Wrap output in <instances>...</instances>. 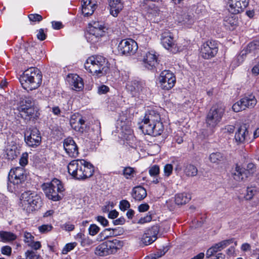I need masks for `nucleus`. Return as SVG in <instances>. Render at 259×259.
I'll list each match as a JSON object with an SVG mask.
<instances>
[{
    "mask_svg": "<svg viewBox=\"0 0 259 259\" xmlns=\"http://www.w3.org/2000/svg\"><path fill=\"white\" fill-rule=\"evenodd\" d=\"M237 24V20L234 17L228 16L226 17L224 20V25L230 30L235 29Z\"/></svg>",
    "mask_w": 259,
    "mask_h": 259,
    "instance_id": "33",
    "label": "nucleus"
},
{
    "mask_svg": "<svg viewBox=\"0 0 259 259\" xmlns=\"http://www.w3.org/2000/svg\"><path fill=\"white\" fill-rule=\"evenodd\" d=\"M4 156L6 158L9 160L15 159L19 153L17 147L15 144L8 145L5 150Z\"/></svg>",
    "mask_w": 259,
    "mask_h": 259,
    "instance_id": "28",
    "label": "nucleus"
},
{
    "mask_svg": "<svg viewBox=\"0 0 259 259\" xmlns=\"http://www.w3.org/2000/svg\"><path fill=\"white\" fill-rule=\"evenodd\" d=\"M37 37L40 40H44L46 38V35L44 32V30L42 29L39 30L38 33L37 34Z\"/></svg>",
    "mask_w": 259,
    "mask_h": 259,
    "instance_id": "62",
    "label": "nucleus"
},
{
    "mask_svg": "<svg viewBox=\"0 0 259 259\" xmlns=\"http://www.w3.org/2000/svg\"><path fill=\"white\" fill-rule=\"evenodd\" d=\"M100 230V228L95 224L91 225L89 228V234L91 235L94 236L97 234Z\"/></svg>",
    "mask_w": 259,
    "mask_h": 259,
    "instance_id": "46",
    "label": "nucleus"
},
{
    "mask_svg": "<svg viewBox=\"0 0 259 259\" xmlns=\"http://www.w3.org/2000/svg\"><path fill=\"white\" fill-rule=\"evenodd\" d=\"M96 220L98 222H99L103 226H107V225L108 224V220L104 217L98 216L96 218Z\"/></svg>",
    "mask_w": 259,
    "mask_h": 259,
    "instance_id": "56",
    "label": "nucleus"
},
{
    "mask_svg": "<svg viewBox=\"0 0 259 259\" xmlns=\"http://www.w3.org/2000/svg\"><path fill=\"white\" fill-rule=\"evenodd\" d=\"M243 106H245V109L246 108H252L257 103V100L253 96H248L241 99Z\"/></svg>",
    "mask_w": 259,
    "mask_h": 259,
    "instance_id": "32",
    "label": "nucleus"
},
{
    "mask_svg": "<svg viewBox=\"0 0 259 259\" xmlns=\"http://www.w3.org/2000/svg\"><path fill=\"white\" fill-rule=\"evenodd\" d=\"M190 199L189 195L186 193L178 194L175 196V202L178 205H183L188 202Z\"/></svg>",
    "mask_w": 259,
    "mask_h": 259,
    "instance_id": "34",
    "label": "nucleus"
},
{
    "mask_svg": "<svg viewBox=\"0 0 259 259\" xmlns=\"http://www.w3.org/2000/svg\"><path fill=\"white\" fill-rule=\"evenodd\" d=\"M110 14L114 17H116L122 10L123 5L121 0H108Z\"/></svg>",
    "mask_w": 259,
    "mask_h": 259,
    "instance_id": "27",
    "label": "nucleus"
},
{
    "mask_svg": "<svg viewBox=\"0 0 259 259\" xmlns=\"http://www.w3.org/2000/svg\"><path fill=\"white\" fill-rule=\"evenodd\" d=\"M177 20L179 23L187 27H191L194 23L193 16L186 12L179 14L177 15Z\"/></svg>",
    "mask_w": 259,
    "mask_h": 259,
    "instance_id": "25",
    "label": "nucleus"
},
{
    "mask_svg": "<svg viewBox=\"0 0 259 259\" xmlns=\"http://www.w3.org/2000/svg\"><path fill=\"white\" fill-rule=\"evenodd\" d=\"M41 204L40 197L34 192L27 191L20 196V206L27 212L37 210L41 207Z\"/></svg>",
    "mask_w": 259,
    "mask_h": 259,
    "instance_id": "5",
    "label": "nucleus"
},
{
    "mask_svg": "<svg viewBox=\"0 0 259 259\" xmlns=\"http://www.w3.org/2000/svg\"><path fill=\"white\" fill-rule=\"evenodd\" d=\"M130 207L129 202L126 200H122L120 202L119 208L121 210L124 211Z\"/></svg>",
    "mask_w": 259,
    "mask_h": 259,
    "instance_id": "49",
    "label": "nucleus"
},
{
    "mask_svg": "<svg viewBox=\"0 0 259 259\" xmlns=\"http://www.w3.org/2000/svg\"><path fill=\"white\" fill-rule=\"evenodd\" d=\"M160 169L159 166L154 165L149 168V173L151 176H157L159 175Z\"/></svg>",
    "mask_w": 259,
    "mask_h": 259,
    "instance_id": "45",
    "label": "nucleus"
},
{
    "mask_svg": "<svg viewBox=\"0 0 259 259\" xmlns=\"http://www.w3.org/2000/svg\"><path fill=\"white\" fill-rule=\"evenodd\" d=\"M218 48L214 41L209 40L204 42L201 47L200 55L204 59L213 57L218 53Z\"/></svg>",
    "mask_w": 259,
    "mask_h": 259,
    "instance_id": "14",
    "label": "nucleus"
},
{
    "mask_svg": "<svg viewBox=\"0 0 259 259\" xmlns=\"http://www.w3.org/2000/svg\"><path fill=\"white\" fill-rule=\"evenodd\" d=\"M64 148L68 155L73 158L78 155V149L75 142L71 138H67L63 142Z\"/></svg>",
    "mask_w": 259,
    "mask_h": 259,
    "instance_id": "20",
    "label": "nucleus"
},
{
    "mask_svg": "<svg viewBox=\"0 0 259 259\" xmlns=\"http://www.w3.org/2000/svg\"><path fill=\"white\" fill-rule=\"evenodd\" d=\"M41 187L46 197L54 201L61 199L59 193L64 190L61 181L57 179H54L50 182L44 183Z\"/></svg>",
    "mask_w": 259,
    "mask_h": 259,
    "instance_id": "7",
    "label": "nucleus"
},
{
    "mask_svg": "<svg viewBox=\"0 0 259 259\" xmlns=\"http://www.w3.org/2000/svg\"><path fill=\"white\" fill-rule=\"evenodd\" d=\"M62 228L66 231H71L74 230V226L70 223H66L62 226Z\"/></svg>",
    "mask_w": 259,
    "mask_h": 259,
    "instance_id": "63",
    "label": "nucleus"
},
{
    "mask_svg": "<svg viewBox=\"0 0 259 259\" xmlns=\"http://www.w3.org/2000/svg\"><path fill=\"white\" fill-rule=\"evenodd\" d=\"M135 170L133 167H126L123 170V175L127 179H132L134 177Z\"/></svg>",
    "mask_w": 259,
    "mask_h": 259,
    "instance_id": "40",
    "label": "nucleus"
},
{
    "mask_svg": "<svg viewBox=\"0 0 259 259\" xmlns=\"http://www.w3.org/2000/svg\"><path fill=\"white\" fill-rule=\"evenodd\" d=\"M69 174L78 180H83L91 177L94 174L93 166L83 159L71 161L68 165Z\"/></svg>",
    "mask_w": 259,
    "mask_h": 259,
    "instance_id": "3",
    "label": "nucleus"
},
{
    "mask_svg": "<svg viewBox=\"0 0 259 259\" xmlns=\"http://www.w3.org/2000/svg\"><path fill=\"white\" fill-rule=\"evenodd\" d=\"M224 113L225 108L222 106L215 105L212 107L206 118L207 126L215 127L221 121Z\"/></svg>",
    "mask_w": 259,
    "mask_h": 259,
    "instance_id": "10",
    "label": "nucleus"
},
{
    "mask_svg": "<svg viewBox=\"0 0 259 259\" xmlns=\"http://www.w3.org/2000/svg\"><path fill=\"white\" fill-rule=\"evenodd\" d=\"M26 259H38L39 255L33 250H28L25 253Z\"/></svg>",
    "mask_w": 259,
    "mask_h": 259,
    "instance_id": "44",
    "label": "nucleus"
},
{
    "mask_svg": "<svg viewBox=\"0 0 259 259\" xmlns=\"http://www.w3.org/2000/svg\"><path fill=\"white\" fill-rule=\"evenodd\" d=\"M138 49L137 43L130 38L121 40L117 46L118 53L126 56L134 55Z\"/></svg>",
    "mask_w": 259,
    "mask_h": 259,
    "instance_id": "12",
    "label": "nucleus"
},
{
    "mask_svg": "<svg viewBox=\"0 0 259 259\" xmlns=\"http://www.w3.org/2000/svg\"><path fill=\"white\" fill-rule=\"evenodd\" d=\"M123 246V241L118 239L107 240L98 245L95 249V253L99 256H106L116 252Z\"/></svg>",
    "mask_w": 259,
    "mask_h": 259,
    "instance_id": "8",
    "label": "nucleus"
},
{
    "mask_svg": "<svg viewBox=\"0 0 259 259\" xmlns=\"http://www.w3.org/2000/svg\"><path fill=\"white\" fill-rule=\"evenodd\" d=\"M143 62L144 66L148 69H151L157 63V57L153 51L147 52L143 56Z\"/></svg>",
    "mask_w": 259,
    "mask_h": 259,
    "instance_id": "23",
    "label": "nucleus"
},
{
    "mask_svg": "<svg viewBox=\"0 0 259 259\" xmlns=\"http://www.w3.org/2000/svg\"><path fill=\"white\" fill-rule=\"evenodd\" d=\"M52 226L50 225H43L38 227V230L42 233L50 231L52 229Z\"/></svg>",
    "mask_w": 259,
    "mask_h": 259,
    "instance_id": "53",
    "label": "nucleus"
},
{
    "mask_svg": "<svg viewBox=\"0 0 259 259\" xmlns=\"http://www.w3.org/2000/svg\"><path fill=\"white\" fill-rule=\"evenodd\" d=\"M42 75L36 68H30L26 70L21 77L20 82L23 88L32 91L38 88L41 83Z\"/></svg>",
    "mask_w": 259,
    "mask_h": 259,
    "instance_id": "4",
    "label": "nucleus"
},
{
    "mask_svg": "<svg viewBox=\"0 0 259 259\" xmlns=\"http://www.w3.org/2000/svg\"><path fill=\"white\" fill-rule=\"evenodd\" d=\"M152 217L151 215H147L146 216L141 218L138 221L139 224H143L149 222L151 221Z\"/></svg>",
    "mask_w": 259,
    "mask_h": 259,
    "instance_id": "58",
    "label": "nucleus"
},
{
    "mask_svg": "<svg viewBox=\"0 0 259 259\" xmlns=\"http://www.w3.org/2000/svg\"><path fill=\"white\" fill-rule=\"evenodd\" d=\"M244 169L239 166H236L235 172L233 173L234 179L237 181L240 182L243 179Z\"/></svg>",
    "mask_w": 259,
    "mask_h": 259,
    "instance_id": "39",
    "label": "nucleus"
},
{
    "mask_svg": "<svg viewBox=\"0 0 259 259\" xmlns=\"http://www.w3.org/2000/svg\"><path fill=\"white\" fill-rule=\"evenodd\" d=\"M77 245L76 242H72L66 244L62 250V253L63 254H67L68 252L73 250Z\"/></svg>",
    "mask_w": 259,
    "mask_h": 259,
    "instance_id": "43",
    "label": "nucleus"
},
{
    "mask_svg": "<svg viewBox=\"0 0 259 259\" xmlns=\"http://www.w3.org/2000/svg\"><path fill=\"white\" fill-rule=\"evenodd\" d=\"M249 0H228L227 8L233 14H239L245 10L249 4Z\"/></svg>",
    "mask_w": 259,
    "mask_h": 259,
    "instance_id": "16",
    "label": "nucleus"
},
{
    "mask_svg": "<svg viewBox=\"0 0 259 259\" xmlns=\"http://www.w3.org/2000/svg\"><path fill=\"white\" fill-rule=\"evenodd\" d=\"M139 127L144 134L154 137L160 135L163 131L159 114L153 110L145 114Z\"/></svg>",
    "mask_w": 259,
    "mask_h": 259,
    "instance_id": "1",
    "label": "nucleus"
},
{
    "mask_svg": "<svg viewBox=\"0 0 259 259\" xmlns=\"http://www.w3.org/2000/svg\"><path fill=\"white\" fill-rule=\"evenodd\" d=\"M70 124L72 128L76 132L82 133L85 131V121L78 113L74 114L71 116Z\"/></svg>",
    "mask_w": 259,
    "mask_h": 259,
    "instance_id": "19",
    "label": "nucleus"
},
{
    "mask_svg": "<svg viewBox=\"0 0 259 259\" xmlns=\"http://www.w3.org/2000/svg\"><path fill=\"white\" fill-rule=\"evenodd\" d=\"M1 252L4 255L10 256L11 254L12 248L8 245L3 246L1 248Z\"/></svg>",
    "mask_w": 259,
    "mask_h": 259,
    "instance_id": "54",
    "label": "nucleus"
},
{
    "mask_svg": "<svg viewBox=\"0 0 259 259\" xmlns=\"http://www.w3.org/2000/svg\"><path fill=\"white\" fill-rule=\"evenodd\" d=\"M232 109L235 112H238L245 109V106H243L241 99L233 105Z\"/></svg>",
    "mask_w": 259,
    "mask_h": 259,
    "instance_id": "42",
    "label": "nucleus"
},
{
    "mask_svg": "<svg viewBox=\"0 0 259 259\" xmlns=\"http://www.w3.org/2000/svg\"><path fill=\"white\" fill-rule=\"evenodd\" d=\"M41 137L39 131L35 127L29 128L25 134V141L28 146L36 147L41 142Z\"/></svg>",
    "mask_w": 259,
    "mask_h": 259,
    "instance_id": "17",
    "label": "nucleus"
},
{
    "mask_svg": "<svg viewBox=\"0 0 259 259\" xmlns=\"http://www.w3.org/2000/svg\"><path fill=\"white\" fill-rule=\"evenodd\" d=\"M84 66L88 72L97 77L105 75L110 70V64L108 60L101 56H92L89 57Z\"/></svg>",
    "mask_w": 259,
    "mask_h": 259,
    "instance_id": "2",
    "label": "nucleus"
},
{
    "mask_svg": "<svg viewBox=\"0 0 259 259\" xmlns=\"http://www.w3.org/2000/svg\"><path fill=\"white\" fill-rule=\"evenodd\" d=\"M147 196V192L145 188L141 186H137L133 189L132 197L136 200L141 201Z\"/></svg>",
    "mask_w": 259,
    "mask_h": 259,
    "instance_id": "29",
    "label": "nucleus"
},
{
    "mask_svg": "<svg viewBox=\"0 0 259 259\" xmlns=\"http://www.w3.org/2000/svg\"><path fill=\"white\" fill-rule=\"evenodd\" d=\"M126 88L128 91H131L134 95L142 91L143 88L142 84L138 81H132L129 82L126 85Z\"/></svg>",
    "mask_w": 259,
    "mask_h": 259,
    "instance_id": "31",
    "label": "nucleus"
},
{
    "mask_svg": "<svg viewBox=\"0 0 259 259\" xmlns=\"http://www.w3.org/2000/svg\"><path fill=\"white\" fill-rule=\"evenodd\" d=\"M233 242V239H228V240L222 241L219 242L218 244L220 246L221 249L222 250V249L226 248L227 246H229L231 243H232Z\"/></svg>",
    "mask_w": 259,
    "mask_h": 259,
    "instance_id": "50",
    "label": "nucleus"
},
{
    "mask_svg": "<svg viewBox=\"0 0 259 259\" xmlns=\"http://www.w3.org/2000/svg\"><path fill=\"white\" fill-rule=\"evenodd\" d=\"M67 81L72 88L76 91H80L83 89L84 84L81 77L78 75L72 74L67 76Z\"/></svg>",
    "mask_w": 259,
    "mask_h": 259,
    "instance_id": "21",
    "label": "nucleus"
},
{
    "mask_svg": "<svg viewBox=\"0 0 259 259\" xmlns=\"http://www.w3.org/2000/svg\"><path fill=\"white\" fill-rule=\"evenodd\" d=\"M218 251L216 249H214V247L212 246L207 250L206 253V257H212L214 255V254L216 253Z\"/></svg>",
    "mask_w": 259,
    "mask_h": 259,
    "instance_id": "60",
    "label": "nucleus"
},
{
    "mask_svg": "<svg viewBox=\"0 0 259 259\" xmlns=\"http://www.w3.org/2000/svg\"><path fill=\"white\" fill-rule=\"evenodd\" d=\"M234 130L235 126L232 125H227L224 128V132L229 134L233 133L234 131Z\"/></svg>",
    "mask_w": 259,
    "mask_h": 259,
    "instance_id": "64",
    "label": "nucleus"
},
{
    "mask_svg": "<svg viewBox=\"0 0 259 259\" xmlns=\"http://www.w3.org/2000/svg\"><path fill=\"white\" fill-rule=\"evenodd\" d=\"M82 13L84 16H89L93 14L97 7L95 0H82Z\"/></svg>",
    "mask_w": 259,
    "mask_h": 259,
    "instance_id": "24",
    "label": "nucleus"
},
{
    "mask_svg": "<svg viewBox=\"0 0 259 259\" xmlns=\"http://www.w3.org/2000/svg\"><path fill=\"white\" fill-rule=\"evenodd\" d=\"M184 171L187 177H193L197 175L198 169L194 165L189 164L185 166Z\"/></svg>",
    "mask_w": 259,
    "mask_h": 259,
    "instance_id": "35",
    "label": "nucleus"
},
{
    "mask_svg": "<svg viewBox=\"0 0 259 259\" xmlns=\"http://www.w3.org/2000/svg\"><path fill=\"white\" fill-rule=\"evenodd\" d=\"M114 203L113 202H108L107 204L102 207V211L104 213L109 212L111 209L114 207Z\"/></svg>",
    "mask_w": 259,
    "mask_h": 259,
    "instance_id": "51",
    "label": "nucleus"
},
{
    "mask_svg": "<svg viewBox=\"0 0 259 259\" xmlns=\"http://www.w3.org/2000/svg\"><path fill=\"white\" fill-rule=\"evenodd\" d=\"M173 166L171 164H167L164 167V176L168 177L172 172Z\"/></svg>",
    "mask_w": 259,
    "mask_h": 259,
    "instance_id": "47",
    "label": "nucleus"
},
{
    "mask_svg": "<svg viewBox=\"0 0 259 259\" xmlns=\"http://www.w3.org/2000/svg\"><path fill=\"white\" fill-rule=\"evenodd\" d=\"M209 159L212 163L219 164L225 159L223 154L220 152L211 153L209 157Z\"/></svg>",
    "mask_w": 259,
    "mask_h": 259,
    "instance_id": "36",
    "label": "nucleus"
},
{
    "mask_svg": "<svg viewBox=\"0 0 259 259\" xmlns=\"http://www.w3.org/2000/svg\"><path fill=\"white\" fill-rule=\"evenodd\" d=\"M218 251L216 249H214V247L212 246L207 250L206 253V257H212L214 255V254L216 253Z\"/></svg>",
    "mask_w": 259,
    "mask_h": 259,
    "instance_id": "61",
    "label": "nucleus"
},
{
    "mask_svg": "<svg viewBox=\"0 0 259 259\" xmlns=\"http://www.w3.org/2000/svg\"><path fill=\"white\" fill-rule=\"evenodd\" d=\"M158 79L161 88L167 91L172 88L176 82L175 75L169 70L162 71Z\"/></svg>",
    "mask_w": 259,
    "mask_h": 259,
    "instance_id": "13",
    "label": "nucleus"
},
{
    "mask_svg": "<svg viewBox=\"0 0 259 259\" xmlns=\"http://www.w3.org/2000/svg\"><path fill=\"white\" fill-rule=\"evenodd\" d=\"M28 155L27 153H23L19 160V163L21 166H24L28 163Z\"/></svg>",
    "mask_w": 259,
    "mask_h": 259,
    "instance_id": "48",
    "label": "nucleus"
},
{
    "mask_svg": "<svg viewBox=\"0 0 259 259\" xmlns=\"http://www.w3.org/2000/svg\"><path fill=\"white\" fill-rule=\"evenodd\" d=\"M259 192L258 189L254 186H250L247 188L246 193L245 195V198L246 200H251L253 196Z\"/></svg>",
    "mask_w": 259,
    "mask_h": 259,
    "instance_id": "38",
    "label": "nucleus"
},
{
    "mask_svg": "<svg viewBox=\"0 0 259 259\" xmlns=\"http://www.w3.org/2000/svg\"><path fill=\"white\" fill-rule=\"evenodd\" d=\"M34 236L29 232H24V241L27 245L34 250H38L40 248L41 245L39 241H34Z\"/></svg>",
    "mask_w": 259,
    "mask_h": 259,
    "instance_id": "26",
    "label": "nucleus"
},
{
    "mask_svg": "<svg viewBox=\"0 0 259 259\" xmlns=\"http://www.w3.org/2000/svg\"><path fill=\"white\" fill-rule=\"evenodd\" d=\"M158 233L159 229L156 226H154L151 228L147 229L141 238L142 242L145 245L152 244L157 239Z\"/></svg>",
    "mask_w": 259,
    "mask_h": 259,
    "instance_id": "18",
    "label": "nucleus"
},
{
    "mask_svg": "<svg viewBox=\"0 0 259 259\" xmlns=\"http://www.w3.org/2000/svg\"><path fill=\"white\" fill-rule=\"evenodd\" d=\"M259 49V46L254 42L249 43L246 48L242 51V56L248 53H255L257 50Z\"/></svg>",
    "mask_w": 259,
    "mask_h": 259,
    "instance_id": "37",
    "label": "nucleus"
},
{
    "mask_svg": "<svg viewBox=\"0 0 259 259\" xmlns=\"http://www.w3.org/2000/svg\"><path fill=\"white\" fill-rule=\"evenodd\" d=\"M28 18L31 21L39 22L42 20V17L41 15L37 14H31L29 15Z\"/></svg>",
    "mask_w": 259,
    "mask_h": 259,
    "instance_id": "52",
    "label": "nucleus"
},
{
    "mask_svg": "<svg viewBox=\"0 0 259 259\" xmlns=\"http://www.w3.org/2000/svg\"><path fill=\"white\" fill-rule=\"evenodd\" d=\"M109 88L105 85H102L98 87V94H105L109 92Z\"/></svg>",
    "mask_w": 259,
    "mask_h": 259,
    "instance_id": "55",
    "label": "nucleus"
},
{
    "mask_svg": "<svg viewBox=\"0 0 259 259\" xmlns=\"http://www.w3.org/2000/svg\"><path fill=\"white\" fill-rule=\"evenodd\" d=\"M166 251V248H164L162 250H159L155 253L147 256L145 259H158L164 255Z\"/></svg>",
    "mask_w": 259,
    "mask_h": 259,
    "instance_id": "41",
    "label": "nucleus"
},
{
    "mask_svg": "<svg viewBox=\"0 0 259 259\" xmlns=\"http://www.w3.org/2000/svg\"><path fill=\"white\" fill-rule=\"evenodd\" d=\"M9 183V187H11V184L19 185L25 181V176L24 175V169L21 167H17L12 169L9 174L8 177Z\"/></svg>",
    "mask_w": 259,
    "mask_h": 259,
    "instance_id": "15",
    "label": "nucleus"
},
{
    "mask_svg": "<svg viewBox=\"0 0 259 259\" xmlns=\"http://www.w3.org/2000/svg\"><path fill=\"white\" fill-rule=\"evenodd\" d=\"M248 135V127L245 123L241 124L235 134V140L238 144L243 143Z\"/></svg>",
    "mask_w": 259,
    "mask_h": 259,
    "instance_id": "22",
    "label": "nucleus"
},
{
    "mask_svg": "<svg viewBox=\"0 0 259 259\" xmlns=\"http://www.w3.org/2000/svg\"><path fill=\"white\" fill-rule=\"evenodd\" d=\"M161 44L168 51L176 54L181 52L183 48L179 46L174 39L173 34L169 31H164L161 35Z\"/></svg>",
    "mask_w": 259,
    "mask_h": 259,
    "instance_id": "11",
    "label": "nucleus"
},
{
    "mask_svg": "<svg viewBox=\"0 0 259 259\" xmlns=\"http://www.w3.org/2000/svg\"><path fill=\"white\" fill-rule=\"evenodd\" d=\"M114 231L115 229H105L103 232L102 234H105L106 235L105 237V238H107L109 236H114L115 234H114Z\"/></svg>",
    "mask_w": 259,
    "mask_h": 259,
    "instance_id": "57",
    "label": "nucleus"
},
{
    "mask_svg": "<svg viewBox=\"0 0 259 259\" xmlns=\"http://www.w3.org/2000/svg\"><path fill=\"white\" fill-rule=\"evenodd\" d=\"M17 235L12 232L0 231V241L4 242H9L16 240Z\"/></svg>",
    "mask_w": 259,
    "mask_h": 259,
    "instance_id": "30",
    "label": "nucleus"
},
{
    "mask_svg": "<svg viewBox=\"0 0 259 259\" xmlns=\"http://www.w3.org/2000/svg\"><path fill=\"white\" fill-rule=\"evenodd\" d=\"M107 30L103 23L98 21L92 22L89 25L88 32L86 37L88 41L92 44L96 43L103 36Z\"/></svg>",
    "mask_w": 259,
    "mask_h": 259,
    "instance_id": "9",
    "label": "nucleus"
},
{
    "mask_svg": "<svg viewBox=\"0 0 259 259\" xmlns=\"http://www.w3.org/2000/svg\"><path fill=\"white\" fill-rule=\"evenodd\" d=\"M18 110L21 117L26 120L36 119L40 115L38 107L31 97H25L21 101Z\"/></svg>",
    "mask_w": 259,
    "mask_h": 259,
    "instance_id": "6",
    "label": "nucleus"
},
{
    "mask_svg": "<svg viewBox=\"0 0 259 259\" xmlns=\"http://www.w3.org/2000/svg\"><path fill=\"white\" fill-rule=\"evenodd\" d=\"M218 251L216 249H214V247L212 246L207 250L206 253V257H212L214 255V254L216 253Z\"/></svg>",
    "mask_w": 259,
    "mask_h": 259,
    "instance_id": "59",
    "label": "nucleus"
}]
</instances>
